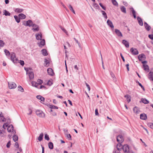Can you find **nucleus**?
<instances>
[{"label": "nucleus", "instance_id": "obj_22", "mask_svg": "<svg viewBox=\"0 0 153 153\" xmlns=\"http://www.w3.org/2000/svg\"><path fill=\"white\" fill-rule=\"evenodd\" d=\"M42 54L44 56H46L48 55V53L47 50L45 49H43L41 51Z\"/></svg>", "mask_w": 153, "mask_h": 153}, {"label": "nucleus", "instance_id": "obj_57", "mask_svg": "<svg viewBox=\"0 0 153 153\" xmlns=\"http://www.w3.org/2000/svg\"><path fill=\"white\" fill-rule=\"evenodd\" d=\"M149 37L152 40L153 39V34L149 35Z\"/></svg>", "mask_w": 153, "mask_h": 153}, {"label": "nucleus", "instance_id": "obj_34", "mask_svg": "<svg viewBox=\"0 0 153 153\" xmlns=\"http://www.w3.org/2000/svg\"><path fill=\"white\" fill-rule=\"evenodd\" d=\"M23 10L22 9L17 8H16L15 10V11L17 13H20L22 12L23 11Z\"/></svg>", "mask_w": 153, "mask_h": 153}, {"label": "nucleus", "instance_id": "obj_30", "mask_svg": "<svg viewBox=\"0 0 153 153\" xmlns=\"http://www.w3.org/2000/svg\"><path fill=\"white\" fill-rule=\"evenodd\" d=\"M125 97L126 98L128 103H129L130 102L131 100V97L130 96L126 95L125 96Z\"/></svg>", "mask_w": 153, "mask_h": 153}, {"label": "nucleus", "instance_id": "obj_5", "mask_svg": "<svg viewBox=\"0 0 153 153\" xmlns=\"http://www.w3.org/2000/svg\"><path fill=\"white\" fill-rule=\"evenodd\" d=\"M23 25L25 26L30 27L33 25V23L31 20H28L27 21H24L23 22Z\"/></svg>", "mask_w": 153, "mask_h": 153}, {"label": "nucleus", "instance_id": "obj_12", "mask_svg": "<svg viewBox=\"0 0 153 153\" xmlns=\"http://www.w3.org/2000/svg\"><path fill=\"white\" fill-rule=\"evenodd\" d=\"M47 72L48 74L53 76L54 74L52 68H48L47 69Z\"/></svg>", "mask_w": 153, "mask_h": 153}, {"label": "nucleus", "instance_id": "obj_64", "mask_svg": "<svg viewBox=\"0 0 153 153\" xmlns=\"http://www.w3.org/2000/svg\"><path fill=\"white\" fill-rule=\"evenodd\" d=\"M44 88L45 89H47V88L44 85H41L40 87V89H42V88Z\"/></svg>", "mask_w": 153, "mask_h": 153}, {"label": "nucleus", "instance_id": "obj_10", "mask_svg": "<svg viewBox=\"0 0 153 153\" xmlns=\"http://www.w3.org/2000/svg\"><path fill=\"white\" fill-rule=\"evenodd\" d=\"M130 51L134 55H137L138 54V51L136 48H132L131 49Z\"/></svg>", "mask_w": 153, "mask_h": 153}, {"label": "nucleus", "instance_id": "obj_13", "mask_svg": "<svg viewBox=\"0 0 153 153\" xmlns=\"http://www.w3.org/2000/svg\"><path fill=\"white\" fill-rule=\"evenodd\" d=\"M148 78L151 81H153V72H150L149 74Z\"/></svg>", "mask_w": 153, "mask_h": 153}, {"label": "nucleus", "instance_id": "obj_47", "mask_svg": "<svg viewBox=\"0 0 153 153\" xmlns=\"http://www.w3.org/2000/svg\"><path fill=\"white\" fill-rule=\"evenodd\" d=\"M45 139L47 140H49L50 138H49L48 135L47 134H45Z\"/></svg>", "mask_w": 153, "mask_h": 153}, {"label": "nucleus", "instance_id": "obj_18", "mask_svg": "<svg viewBox=\"0 0 153 153\" xmlns=\"http://www.w3.org/2000/svg\"><path fill=\"white\" fill-rule=\"evenodd\" d=\"M13 126L12 125H9L7 128V131L9 132H11L13 130Z\"/></svg>", "mask_w": 153, "mask_h": 153}, {"label": "nucleus", "instance_id": "obj_50", "mask_svg": "<svg viewBox=\"0 0 153 153\" xmlns=\"http://www.w3.org/2000/svg\"><path fill=\"white\" fill-rule=\"evenodd\" d=\"M112 2L114 5L115 6L117 5V3L115 0H112Z\"/></svg>", "mask_w": 153, "mask_h": 153}, {"label": "nucleus", "instance_id": "obj_26", "mask_svg": "<svg viewBox=\"0 0 153 153\" xmlns=\"http://www.w3.org/2000/svg\"><path fill=\"white\" fill-rule=\"evenodd\" d=\"M48 106L51 109H58V107L56 106L52 105H50L49 104Z\"/></svg>", "mask_w": 153, "mask_h": 153}, {"label": "nucleus", "instance_id": "obj_33", "mask_svg": "<svg viewBox=\"0 0 153 153\" xmlns=\"http://www.w3.org/2000/svg\"><path fill=\"white\" fill-rule=\"evenodd\" d=\"M141 101L143 103L145 104H148L149 103V101L147 100L144 98H142L141 99Z\"/></svg>", "mask_w": 153, "mask_h": 153}, {"label": "nucleus", "instance_id": "obj_48", "mask_svg": "<svg viewBox=\"0 0 153 153\" xmlns=\"http://www.w3.org/2000/svg\"><path fill=\"white\" fill-rule=\"evenodd\" d=\"M66 137L69 140H71V136L70 134H67L66 135Z\"/></svg>", "mask_w": 153, "mask_h": 153}, {"label": "nucleus", "instance_id": "obj_15", "mask_svg": "<svg viewBox=\"0 0 153 153\" xmlns=\"http://www.w3.org/2000/svg\"><path fill=\"white\" fill-rule=\"evenodd\" d=\"M122 146L120 143L118 144L117 145V149L118 151H120L123 148Z\"/></svg>", "mask_w": 153, "mask_h": 153}, {"label": "nucleus", "instance_id": "obj_43", "mask_svg": "<svg viewBox=\"0 0 153 153\" xmlns=\"http://www.w3.org/2000/svg\"><path fill=\"white\" fill-rule=\"evenodd\" d=\"M5 119L3 116H0V122H4L5 121Z\"/></svg>", "mask_w": 153, "mask_h": 153}, {"label": "nucleus", "instance_id": "obj_23", "mask_svg": "<svg viewBox=\"0 0 153 153\" xmlns=\"http://www.w3.org/2000/svg\"><path fill=\"white\" fill-rule=\"evenodd\" d=\"M19 19H24L26 17V16L22 13H20L19 15Z\"/></svg>", "mask_w": 153, "mask_h": 153}, {"label": "nucleus", "instance_id": "obj_14", "mask_svg": "<svg viewBox=\"0 0 153 153\" xmlns=\"http://www.w3.org/2000/svg\"><path fill=\"white\" fill-rule=\"evenodd\" d=\"M144 26L146 29L148 31H149L151 29V27L148 25L147 23L145 22L144 24Z\"/></svg>", "mask_w": 153, "mask_h": 153}, {"label": "nucleus", "instance_id": "obj_46", "mask_svg": "<svg viewBox=\"0 0 153 153\" xmlns=\"http://www.w3.org/2000/svg\"><path fill=\"white\" fill-rule=\"evenodd\" d=\"M132 13L133 14L134 18L135 19L136 18V12L133 9H132Z\"/></svg>", "mask_w": 153, "mask_h": 153}, {"label": "nucleus", "instance_id": "obj_36", "mask_svg": "<svg viewBox=\"0 0 153 153\" xmlns=\"http://www.w3.org/2000/svg\"><path fill=\"white\" fill-rule=\"evenodd\" d=\"M4 15L6 16H10V13L6 10H4Z\"/></svg>", "mask_w": 153, "mask_h": 153}, {"label": "nucleus", "instance_id": "obj_49", "mask_svg": "<svg viewBox=\"0 0 153 153\" xmlns=\"http://www.w3.org/2000/svg\"><path fill=\"white\" fill-rule=\"evenodd\" d=\"M4 51L5 53V54L6 55H10V52L9 51H8L6 50V49H5L4 50Z\"/></svg>", "mask_w": 153, "mask_h": 153}, {"label": "nucleus", "instance_id": "obj_62", "mask_svg": "<svg viewBox=\"0 0 153 153\" xmlns=\"http://www.w3.org/2000/svg\"><path fill=\"white\" fill-rule=\"evenodd\" d=\"M120 56H121V58H122V59L123 60V61L124 62H125V59H124V58L123 56L122 55L121 53H120Z\"/></svg>", "mask_w": 153, "mask_h": 153}, {"label": "nucleus", "instance_id": "obj_61", "mask_svg": "<svg viewBox=\"0 0 153 153\" xmlns=\"http://www.w3.org/2000/svg\"><path fill=\"white\" fill-rule=\"evenodd\" d=\"M4 133H5V132L4 131L3 132H0V135L1 136H3L4 135Z\"/></svg>", "mask_w": 153, "mask_h": 153}, {"label": "nucleus", "instance_id": "obj_42", "mask_svg": "<svg viewBox=\"0 0 153 153\" xmlns=\"http://www.w3.org/2000/svg\"><path fill=\"white\" fill-rule=\"evenodd\" d=\"M148 126L150 128L153 129V123H149L148 124Z\"/></svg>", "mask_w": 153, "mask_h": 153}, {"label": "nucleus", "instance_id": "obj_31", "mask_svg": "<svg viewBox=\"0 0 153 153\" xmlns=\"http://www.w3.org/2000/svg\"><path fill=\"white\" fill-rule=\"evenodd\" d=\"M36 39L38 40H39V39H41L42 38V35L41 34H36Z\"/></svg>", "mask_w": 153, "mask_h": 153}, {"label": "nucleus", "instance_id": "obj_21", "mask_svg": "<svg viewBox=\"0 0 153 153\" xmlns=\"http://www.w3.org/2000/svg\"><path fill=\"white\" fill-rule=\"evenodd\" d=\"M115 32L117 35L118 36H121V37L123 36L122 33L119 30L117 29H115Z\"/></svg>", "mask_w": 153, "mask_h": 153}, {"label": "nucleus", "instance_id": "obj_24", "mask_svg": "<svg viewBox=\"0 0 153 153\" xmlns=\"http://www.w3.org/2000/svg\"><path fill=\"white\" fill-rule=\"evenodd\" d=\"M36 98L39 99L42 102H44L45 101V98L42 96L40 95H38L36 96Z\"/></svg>", "mask_w": 153, "mask_h": 153}, {"label": "nucleus", "instance_id": "obj_39", "mask_svg": "<svg viewBox=\"0 0 153 153\" xmlns=\"http://www.w3.org/2000/svg\"><path fill=\"white\" fill-rule=\"evenodd\" d=\"M37 83L38 85H40L43 83V81L40 79H39L37 80Z\"/></svg>", "mask_w": 153, "mask_h": 153}, {"label": "nucleus", "instance_id": "obj_4", "mask_svg": "<svg viewBox=\"0 0 153 153\" xmlns=\"http://www.w3.org/2000/svg\"><path fill=\"white\" fill-rule=\"evenodd\" d=\"M27 74H28L30 79H34V74L33 72L28 70L27 71Z\"/></svg>", "mask_w": 153, "mask_h": 153}, {"label": "nucleus", "instance_id": "obj_27", "mask_svg": "<svg viewBox=\"0 0 153 153\" xmlns=\"http://www.w3.org/2000/svg\"><path fill=\"white\" fill-rule=\"evenodd\" d=\"M33 30L34 31H38L39 30V28L38 26L35 25L33 24Z\"/></svg>", "mask_w": 153, "mask_h": 153}, {"label": "nucleus", "instance_id": "obj_11", "mask_svg": "<svg viewBox=\"0 0 153 153\" xmlns=\"http://www.w3.org/2000/svg\"><path fill=\"white\" fill-rule=\"evenodd\" d=\"M38 44L39 47H42L45 45V40L44 39H41L40 42L39 43H38Z\"/></svg>", "mask_w": 153, "mask_h": 153}, {"label": "nucleus", "instance_id": "obj_7", "mask_svg": "<svg viewBox=\"0 0 153 153\" xmlns=\"http://www.w3.org/2000/svg\"><path fill=\"white\" fill-rule=\"evenodd\" d=\"M123 149L124 152L125 153H128L129 151L128 146L127 145H125L123 147Z\"/></svg>", "mask_w": 153, "mask_h": 153}, {"label": "nucleus", "instance_id": "obj_38", "mask_svg": "<svg viewBox=\"0 0 153 153\" xmlns=\"http://www.w3.org/2000/svg\"><path fill=\"white\" fill-rule=\"evenodd\" d=\"M53 84V82L52 80H49L48 82L47 83V84H46L48 85H49V86H51L52 84Z\"/></svg>", "mask_w": 153, "mask_h": 153}, {"label": "nucleus", "instance_id": "obj_53", "mask_svg": "<svg viewBox=\"0 0 153 153\" xmlns=\"http://www.w3.org/2000/svg\"><path fill=\"white\" fill-rule=\"evenodd\" d=\"M10 141H9L7 143L6 146L7 148H9L10 147Z\"/></svg>", "mask_w": 153, "mask_h": 153}, {"label": "nucleus", "instance_id": "obj_55", "mask_svg": "<svg viewBox=\"0 0 153 153\" xmlns=\"http://www.w3.org/2000/svg\"><path fill=\"white\" fill-rule=\"evenodd\" d=\"M15 146L16 148L18 149L19 148V144L17 142H16L15 143Z\"/></svg>", "mask_w": 153, "mask_h": 153}, {"label": "nucleus", "instance_id": "obj_28", "mask_svg": "<svg viewBox=\"0 0 153 153\" xmlns=\"http://www.w3.org/2000/svg\"><path fill=\"white\" fill-rule=\"evenodd\" d=\"M43 134L42 133H41L39 136L38 138V140L39 141H40L42 140L43 138Z\"/></svg>", "mask_w": 153, "mask_h": 153}, {"label": "nucleus", "instance_id": "obj_32", "mask_svg": "<svg viewBox=\"0 0 153 153\" xmlns=\"http://www.w3.org/2000/svg\"><path fill=\"white\" fill-rule=\"evenodd\" d=\"M32 85L33 86L37 88V87L38 85V84L36 82L33 81L32 82Z\"/></svg>", "mask_w": 153, "mask_h": 153}, {"label": "nucleus", "instance_id": "obj_45", "mask_svg": "<svg viewBox=\"0 0 153 153\" xmlns=\"http://www.w3.org/2000/svg\"><path fill=\"white\" fill-rule=\"evenodd\" d=\"M101 12L102 13V15L105 16V17L106 19L107 18V16L105 12L104 11H102Z\"/></svg>", "mask_w": 153, "mask_h": 153}, {"label": "nucleus", "instance_id": "obj_58", "mask_svg": "<svg viewBox=\"0 0 153 153\" xmlns=\"http://www.w3.org/2000/svg\"><path fill=\"white\" fill-rule=\"evenodd\" d=\"M7 126V123H5L3 125V127L5 129Z\"/></svg>", "mask_w": 153, "mask_h": 153}, {"label": "nucleus", "instance_id": "obj_52", "mask_svg": "<svg viewBox=\"0 0 153 153\" xmlns=\"http://www.w3.org/2000/svg\"><path fill=\"white\" fill-rule=\"evenodd\" d=\"M85 85L88 89V91H90V88L89 85L86 82H85Z\"/></svg>", "mask_w": 153, "mask_h": 153}, {"label": "nucleus", "instance_id": "obj_6", "mask_svg": "<svg viewBox=\"0 0 153 153\" xmlns=\"http://www.w3.org/2000/svg\"><path fill=\"white\" fill-rule=\"evenodd\" d=\"M9 88L10 89H14L16 88V84L14 82H8Z\"/></svg>", "mask_w": 153, "mask_h": 153}, {"label": "nucleus", "instance_id": "obj_8", "mask_svg": "<svg viewBox=\"0 0 153 153\" xmlns=\"http://www.w3.org/2000/svg\"><path fill=\"white\" fill-rule=\"evenodd\" d=\"M138 58L140 61L143 62L146 59V56L144 54L142 53L138 56Z\"/></svg>", "mask_w": 153, "mask_h": 153}, {"label": "nucleus", "instance_id": "obj_2", "mask_svg": "<svg viewBox=\"0 0 153 153\" xmlns=\"http://www.w3.org/2000/svg\"><path fill=\"white\" fill-rule=\"evenodd\" d=\"M36 114L40 117L43 118L45 117V114L41 111L37 110L36 111Z\"/></svg>", "mask_w": 153, "mask_h": 153}, {"label": "nucleus", "instance_id": "obj_35", "mask_svg": "<svg viewBox=\"0 0 153 153\" xmlns=\"http://www.w3.org/2000/svg\"><path fill=\"white\" fill-rule=\"evenodd\" d=\"M133 110L134 112L136 114H138L139 112V110H138V108L136 107H134V108Z\"/></svg>", "mask_w": 153, "mask_h": 153}, {"label": "nucleus", "instance_id": "obj_59", "mask_svg": "<svg viewBox=\"0 0 153 153\" xmlns=\"http://www.w3.org/2000/svg\"><path fill=\"white\" fill-rule=\"evenodd\" d=\"M61 29L66 34H67V32L66 30L64 29V28H63L62 27L61 28Z\"/></svg>", "mask_w": 153, "mask_h": 153}, {"label": "nucleus", "instance_id": "obj_20", "mask_svg": "<svg viewBox=\"0 0 153 153\" xmlns=\"http://www.w3.org/2000/svg\"><path fill=\"white\" fill-rule=\"evenodd\" d=\"M140 118L143 120H145L147 119V116L144 114H141L140 116Z\"/></svg>", "mask_w": 153, "mask_h": 153}, {"label": "nucleus", "instance_id": "obj_1", "mask_svg": "<svg viewBox=\"0 0 153 153\" xmlns=\"http://www.w3.org/2000/svg\"><path fill=\"white\" fill-rule=\"evenodd\" d=\"M11 59L13 62L14 63H17L19 61L16 56L15 54L14 53H12L11 54Z\"/></svg>", "mask_w": 153, "mask_h": 153}, {"label": "nucleus", "instance_id": "obj_51", "mask_svg": "<svg viewBox=\"0 0 153 153\" xmlns=\"http://www.w3.org/2000/svg\"><path fill=\"white\" fill-rule=\"evenodd\" d=\"M4 45V42L1 40H0V45L1 47L3 46Z\"/></svg>", "mask_w": 153, "mask_h": 153}, {"label": "nucleus", "instance_id": "obj_63", "mask_svg": "<svg viewBox=\"0 0 153 153\" xmlns=\"http://www.w3.org/2000/svg\"><path fill=\"white\" fill-rule=\"evenodd\" d=\"M68 7L71 10L73 9L72 6L71 5H70L68 6Z\"/></svg>", "mask_w": 153, "mask_h": 153}, {"label": "nucleus", "instance_id": "obj_16", "mask_svg": "<svg viewBox=\"0 0 153 153\" xmlns=\"http://www.w3.org/2000/svg\"><path fill=\"white\" fill-rule=\"evenodd\" d=\"M108 25L111 28H113L114 26L113 25L112 22L109 20H108L107 22Z\"/></svg>", "mask_w": 153, "mask_h": 153}, {"label": "nucleus", "instance_id": "obj_44", "mask_svg": "<svg viewBox=\"0 0 153 153\" xmlns=\"http://www.w3.org/2000/svg\"><path fill=\"white\" fill-rule=\"evenodd\" d=\"M18 90L22 92H23L24 91L23 88L21 86H19L18 87Z\"/></svg>", "mask_w": 153, "mask_h": 153}, {"label": "nucleus", "instance_id": "obj_56", "mask_svg": "<svg viewBox=\"0 0 153 153\" xmlns=\"http://www.w3.org/2000/svg\"><path fill=\"white\" fill-rule=\"evenodd\" d=\"M20 64L22 65V66H23L24 65V62L23 61H22V60H20Z\"/></svg>", "mask_w": 153, "mask_h": 153}, {"label": "nucleus", "instance_id": "obj_60", "mask_svg": "<svg viewBox=\"0 0 153 153\" xmlns=\"http://www.w3.org/2000/svg\"><path fill=\"white\" fill-rule=\"evenodd\" d=\"M95 114L96 115H98L99 114L98 110L97 109H96L95 110Z\"/></svg>", "mask_w": 153, "mask_h": 153}, {"label": "nucleus", "instance_id": "obj_41", "mask_svg": "<svg viewBox=\"0 0 153 153\" xmlns=\"http://www.w3.org/2000/svg\"><path fill=\"white\" fill-rule=\"evenodd\" d=\"M121 10L123 12L126 13V9L124 6H122L121 7Z\"/></svg>", "mask_w": 153, "mask_h": 153}, {"label": "nucleus", "instance_id": "obj_54", "mask_svg": "<svg viewBox=\"0 0 153 153\" xmlns=\"http://www.w3.org/2000/svg\"><path fill=\"white\" fill-rule=\"evenodd\" d=\"M28 113H27V114L29 115H30L32 113V110L30 109H29L28 110Z\"/></svg>", "mask_w": 153, "mask_h": 153}, {"label": "nucleus", "instance_id": "obj_19", "mask_svg": "<svg viewBox=\"0 0 153 153\" xmlns=\"http://www.w3.org/2000/svg\"><path fill=\"white\" fill-rule=\"evenodd\" d=\"M122 43L125 45L126 47L128 48L129 47V43L126 40H123L122 41Z\"/></svg>", "mask_w": 153, "mask_h": 153}, {"label": "nucleus", "instance_id": "obj_25", "mask_svg": "<svg viewBox=\"0 0 153 153\" xmlns=\"http://www.w3.org/2000/svg\"><path fill=\"white\" fill-rule=\"evenodd\" d=\"M44 62V65L45 66L48 67L49 65L50 62L48 60L45 59Z\"/></svg>", "mask_w": 153, "mask_h": 153}, {"label": "nucleus", "instance_id": "obj_9", "mask_svg": "<svg viewBox=\"0 0 153 153\" xmlns=\"http://www.w3.org/2000/svg\"><path fill=\"white\" fill-rule=\"evenodd\" d=\"M117 141L119 143H122L124 140L123 137L122 135H119L117 137Z\"/></svg>", "mask_w": 153, "mask_h": 153}, {"label": "nucleus", "instance_id": "obj_37", "mask_svg": "<svg viewBox=\"0 0 153 153\" xmlns=\"http://www.w3.org/2000/svg\"><path fill=\"white\" fill-rule=\"evenodd\" d=\"M14 18L15 19L16 22H18L19 23L20 22V19H19V18L18 16H14Z\"/></svg>", "mask_w": 153, "mask_h": 153}, {"label": "nucleus", "instance_id": "obj_3", "mask_svg": "<svg viewBox=\"0 0 153 153\" xmlns=\"http://www.w3.org/2000/svg\"><path fill=\"white\" fill-rule=\"evenodd\" d=\"M142 63L143 64V68L144 70L148 72L149 71V67L148 65H146V64L147 63V62L146 61L142 62Z\"/></svg>", "mask_w": 153, "mask_h": 153}, {"label": "nucleus", "instance_id": "obj_17", "mask_svg": "<svg viewBox=\"0 0 153 153\" xmlns=\"http://www.w3.org/2000/svg\"><path fill=\"white\" fill-rule=\"evenodd\" d=\"M137 20H138L139 24L140 26H143V22L141 19L139 17H137Z\"/></svg>", "mask_w": 153, "mask_h": 153}, {"label": "nucleus", "instance_id": "obj_40", "mask_svg": "<svg viewBox=\"0 0 153 153\" xmlns=\"http://www.w3.org/2000/svg\"><path fill=\"white\" fill-rule=\"evenodd\" d=\"M13 140L16 142V141H17L18 140V137L16 135H14L13 136Z\"/></svg>", "mask_w": 153, "mask_h": 153}, {"label": "nucleus", "instance_id": "obj_29", "mask_svg": "<svg viewBox=\"0 0 153 153\" xmlns=\"http://www.w3.org/2000/svg\"><path fill=\"white\" fill-rule=\"evenodd\" d=\"M48 147L49 149H52L53 148V143L51 142L49 143L48 144Z\"/></svg>", "mask_w": 153, "mask_h": 153}]
</instances>
